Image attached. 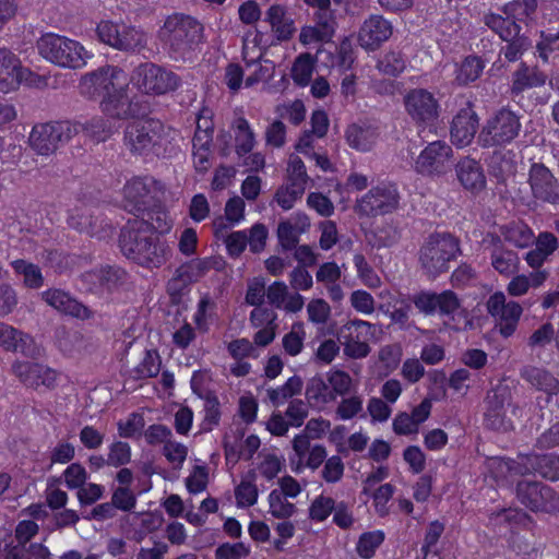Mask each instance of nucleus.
Wrapping results in <instances>:
<instances>
[{
	"mask_svg": "<svg viewBox=\"0 0 559 559\" xmlns=\"http://www.w3.org/2000/svg\"><path fill=\"white\" fill-rule=\"evenodd\" d=\"M453 165L452 147L444 141H433L419 153L414 169L423 176L442 177L451 171Z\"/></svg>",
	"mask_w": 559,
	"mask_h": 559,
	"instance_id": "nucleus-11",
	"label": "nucleus"
},
{
	"mask_svg": "<svg viewBox=\"0 0 559 559\" xmlns=\"http://www.w3.org/2000/svg\"><path fill=\"white\" fill-rule=\"evenodd\" d=\"M162 360L156 350H146L141 362L134 367L130 376L134 380L156 377L160 371Z\"/></svg>",
	"mask_w": 559,
	"mask_h": 559,
	"instance_id": "nucleus-45",
	"label": "nucleus"
},
{
	"mask_svg": "<svg viewBox=\"0 0 559 559\" xmlns=\"http://www.w3.org/2000/svg\"><path fill=\"white\" fill-rule=\"evenodd\" d=\"M523 380L533 388L546 393L547 395H557L559 393V380L549 370L536 367L525 366L520 372Z\"/></svg>",
	"mask_w": 559,
	"mask_h": 559,
	"instance_id": "nucleus-30",
	"label": "nucleus"
},
{
	"mask_svg": "<svg viewBox=\"0 0 559 559\" xmlns=\"http://www.w3.org/2000/svg\"><path fill=\"white\" fill-rule=\"evenodd\" d=\"M85 278L100 290L112 292L126 284L128 273L119 266L107 265L86 273Z\"/></svg>",
	"mask_w": 559,
	"mask_h": 559,
	"instance_id": "nucleus-31",
	"label": "nucleus"
},
{
	"mask_svg": "<svg viewBox=\"0 0 559 559\" xmlns=\"http://www.w3.org/2000/svg\"><path fill=\"white\" fill-rule=\"evenodd\" d=\"M527 182L535 201L554 206L559 205V180L543 163H533L528 169Z\"/></svg>",
	"mask_w": 559,
	"mask_h": 559,
	"instance_id": "nucleus-17",
	"label": "nucleus"
},
{
	"mask_svg": "<svg viewBox=\"0 0 559 559\" xmlns=\"http://www.w3.org/2000/svg\"><path fill=\"white\" fill-rule=\"evenodd\" d=\"M255 472L249 471L235 488L236 503L239 508H249L257 503L259 490L255 484Z\"/></svg>",
	"mask_w": 559,
	"mask_h": 559,
	"instance_id": "nucleus-38",
	"label": "nucleus"
},
{
	"mask_svg": "<svg viewBox=\"0 0 559 559\" xmlns=\"http://www.w3.org/2000/svg\"><path fill=\"white\" fill-rule=\"evenodd\" d=\"M163 454L175 468H181L188 456V448L171 438L164 444Z\"/></svg>",
	"mask_w": 559,
	"mask_h": 559,
	"instance_id": "nucleus-62",
	"label": "nucleus"
},
{
	"mask_svg": "<svg viewBox=\"0 0 559 559\" xmlns=\"http://www.w3.org/2000/svg\"><path fill=\"white\" fill-rule=\"evenodd\" d=\"M354 264L357 270V275L361 280V282L368 286L369 288H377L381 285V280L373 271V269L369 265L366 258L356 253L354 255Z\"/></svg>",
	"mask_w": 559,
	"mask_h": 559,
	"instance_id": "nucleus-58",
	"label": "nucleus"
},
{
	"mask_svg": "<svg viewBox=\"0 0 559 559\" xmlns=\"http://www.w3.org/2000/svg\"><path fill=\"white\" fill-rule=\"evenodd\" d=\"M163 190V185L153 177H134L123 187V206L135 216L144 215Z\"/></svg>",
	"mask_w": 559,
	"mask_h": 559,
	"instance_id": "nucleus-10",
	"label": "nucleus"
},
{
	"mask_svg": "<svg viewBox=\"0 0 559 559\" xmlns=\"http://www.w3.org/2000/svg\"><path fill=\"white\" fill-rule=\"evenodd\" d=\"M484 62L476 56L466 57L455 71V81L460 85H467L476 81L484 70Z\"/></svg>",
	"mask_w": 559,
	"mask_h": 559,
	"instance_id": "nucleus-43",
	"label": "nucleus"
},
{
	"mask_svg": "<svg viewBox=\"0 0 559 559\" xmlns=\"http://www.w3.org/2000/svg\"><path fill=\"white\" fill-rule=\"evenodd\" d=\"M342 397L335 409V415L338 419L349 420L362 411L364 400L360 395L354 394L348 397Z\"/></svg>",
	"mask_w": 559,
	"mask_h": 559,
	"instance_id": "nucleus-56",
	"label": "nucleus"
},
{
	"mask_svg": "<svg viewBox=\"0 0 559 559\" xmlns=\"http://www.w3.org/2000/svg\"><path fill=\"white\" fill-rule=\"evenodd\" d=\"M406 68V59L401 51H388L379 59L377 69L389 76L400 75Z\"/></svg>",
	"mask_w": 559,
	"mask_h": 559,
	"instance_id": "nucleus-51",
	"label": "nucleus"
},
{
	"mask_svg": "<svg viewBox=\"0 0 559 559\" xmlns=\"http://www.w3.org/2000/svg\"><path fill=\"white\" fill-rule=\"evenodd\" d=\"M328 385H330V383L325 376H314L310 378L305 391L308 403L316 407H322L335 402L334 395Z\"/></svg>",
	"mask_w": 559,
	"mask_h": 559,
	"instance_id": "nucleus-35",
	"label": "nucleus"
},
{
	"mask_svg": "<svg viewBox=\"0 0 559 559\" xmlns=\"http://www.w3.org/2000/svg\"><path fill=\"white\" fill-rule=\"evenodd\" d=\"M119 246L126 258L136 264L153 269L159 267L168 258L167 243L150 233L148 225L138 217L128 221L119 236Z\"/></svg>",
	"mask_w": 559,
	"mask_h": 559,
	"instance_id": "nucleus-3",
	"label": "nucleus"
},
{
	"mask_svg": "<svg viewBox=\"0 0 559 559\" xmlns=\"http://www.w3.org/2000/svg\"><path fill=\"white\" fill-rule=\"evenodd\" d=\"M306 331L302 322H296L292 325L288 333L283 336L282 344L286 354L297 356L304 348Z\"/></svg>",
	"mask_w": 559,
	"mask_h": 559,
	"instance_id": "nucleus-52",
	"label": "nucleus"
},
{
	"mask_svg": "<svg viewBox=\"0 0 559 559\" xmlns=\"http://www.w3.org/2000/svg\"><path fill=\"white\" fill-rule=\"evenodd\" d=\"M455 171L459 181L466 190L480 191L485 188L486 177L477 160L465 157L455 165Z\"/></svg>",
	"mask_w": 559,
	"mask_h": 559,
	"instance_id": "nucleus-29",
	"label": "nucleus"
},
{
	"mask_svg": "<svg viewBox=\"0 0 559 559\" xmlns=\"http://www.w3.org/2000/svg\"><path fill=\"white\" fill-rule=\"evenodd\" d=\"M404 106L408 116L416 123H430L439 116V102L426 88H413L404 96Z\"/></svg>",
	"mask_w": 559,
	"mask_h": 559,
	"instance_id": "nucleus-19",
	"label": "nucleus"
},
{
	"mask_svg": "<svg viewBox=\"0 0 559 559\" xmlns=\"http://www.w3.org/2000/svg\"><path fill=\"white\" fill-rule=\"evenodd\" d=\"M377 326L368 321L354 319L342 329L344 355L352 359L366 358L370 352L369 342L376 338Z\"/></svg>",
	"mask_w": 559,
	"mask_h": 559,
	"instance_id": "nucleus-14",
	"label": "nucleus"
},
{
	"mask_svg": "<svg viewBox=\"0 0 559 559\" xmlns=\"http://www.w3.org/2000/svg\"><path fill=\"white\" fill-rule=\"evenodd\" d=\"M478 128V117L469 107L462 108L452 120L451 140L452 142L464 147L474 139Z\"/></svg>",
	"mask_w": 559,
	"mask_h": 559,
	"instance_id": "nucleus-25",
	"label": "nucleus"
},
{
	"mask_svg": "<svg viewBox=\"0 0 559 559\" xmlns=\"http://www.w3.org/2000/svg\"><path fill=\"white\" fill-rule=\"evenodd\" d=\"M12 373L27 388L38 390L44 386L52 390L57 385L58 372L39 362L15 361L11 367Z\"/></svg>",
	"mask_w": 559,
	"mask_h": 559,
	"instance_id": "nucleus-20",
	"label": "nucleus"
},
{
	"mask_svg": "<svg viewBox=\"0 0 559 559\" xmlns=\"http://www.w3.org/2000/svg\"><path fill=\"white\" fill-rule=\"evenodd\" d=\"M536 50L544 62H547L550 57H559V31L542 32Z\"/></svg>",
	"mask_w": 559,
	"mask_h": 559,
	"instance_id": "nucleus-53",
	"label": "nucleus"
},
{
	"mask_svg": "<svg viewBox=\"0 0 559 559\" xmlns=\"http://www.w3.org/2000/svg\"><path fill=\"white\" fill-rule=\"evenodd\" d=\"M128 76L124 85L118 84L105 98L100 99L99 107L104 115L112 119H128L135 114L134 105L129 96Z\"/></svg>",
	"mask_w": 559,
	"mask_h": 559,
	"instance_id": "nucleus-23",
	"label": "nucleus"
},
{
	"mask_svg": "<svg viewBox=\"0 0 559 559\" xmlns=\"http://www.w3.org/2000/svg\"><path fill=\"white\" fill-rule=\"evenodd\" d=\"M511 401L510 388L506 384H498L488 391L485 399V423L495 430H506L509 424L506 423V405Z\"/></svg>",
	"mask_w": 559,
	"mask_h": 559,
	"instance_id": "nucleus-21",
	"label": "nucleus"
},
{
	"mask_svg": "<svg viewBox=\"0 0 559 559\" xmlns=\"http://www.w3.org/2000/svg\"><path fill=\"white\" fill-rule=\"evenodd\" d=\"M79 126L72 121H55L38 123L33 127L29 134V145L36 154L49 156L78 135Z\"/></svg>",
	"mask_w": 559,
	"mask_h": 559,
	"instance_id": "nucleus-8",
	"label": "nucleus"
},
{
	"mask_svg": "<svg viewBox=\"0 0 559 559\" xmlns=\"http://www.w3.org/2000/svg\"><path fill=\"white\" fill-rule=\"evenodd\" d=\"M399 200L400 195L394 186L381 185L370 189L358 199L355 210L360 216L385 215L397 209Z\"/></svg>",
	"mask_w": 559,
	"mask_h": 559,
	"instance_id": "nucleus-16",
	"label": "nucleus"
},
{
	"mask_svg": "<svg viewBox=\"0 0 559 559\" xmlns=\"http://www.w3.org/2000/svg\"><path fill=\"white\" fill-rule=\"evenodd\" d=\"M309 177L305 163L297 155H290L287 165V185L306 190Z\"/></svg>",
	"mask_w": 559,
	"mask_h": 559,
	"instance_id": "nucleus-54",
	"label": "nucleus"
},
{
	"mask_svg": "<svg viewBox=\"0 0 559 559\" xmlns=\"http://www.w3.org/2000/svg\"><path fill=\"white\" fill-rule=\"evenodd\" d=\"M267 501L269 513L275 519L287 520L297 512L296 506L289 502L288 498L277 489L270 492Z\"/></svg>",
	"mask_w": 559,
	"mask_h": 559,
	"instance_id": "nucleus-44",
	"label": "nucleus"
},
{
	"mask_svg": "<svg viewBox=\"0 0 559 559\" xmlns=\"http://www.w3.org/2000/svg\"><path fill=\"white\" fill-rule=\"evenodd\" d=\"M235 133V151L238 156L249 154L255 145V133L249 121L243 117H238L233 122Z\"/></svg>",
	"mask_w": 559,
	"mask_h": 559,
	"instance_id": "nucleus-36",
	"label": "nucleus"
},
{
	"mask_svg": "<svg viewBox=\"0 0 559 559\" xmlns=\"http://www.w3.org/2000/svg\"><path fill=\"white\" fill-rule=\"evenodd\" d=\"M11 266L19 275H23V284L27 288L38 289L44 285V276L40 269L23 259L11 262Z\"/></svg>",
	"mask_w": 559,
	"mask_h": 559,
	"instance_id": "nucleus-42",
	"label": "nucleus"
},
{
	"mask_svg": "<svg viewBox=\"0 0 559 559\" xmlns=\"http://www.w3.org/2000/svg\"><path fill=\"white\" fill-rule=\"evenodd\" d=\"M383 540L384 534L382 531L364 533L358 539L356 550L361 558L370 559Z\"/></svg>",
	"mask_w": 559,
	"mask_h": 559,
	"instance_id": "nucleus-55",
	"label": "nucleus"
},
{
	"mask_svg": "<svg viewBox=\"0 0 559 559\" xmlns=\"http://www.w3.org/2000/svg\"><path fill=\"white\" fill-rule=\"evenodd\" d=\"M490 262L495 271L502 276H511L519 271L520 258L519 254L511 250H496L490 252Z\"/></svg>",
	"mask_w": 559,
	"mask_h": 559,
	"instance_id": "nucleus-39",
	"label": "nucleus"
},
{
	"mask_svg": "<svg viewBox=\"0 0 559 559\" xmlns=\"http://www.w3.org/2000/svg\"><path fill=\"white\" fill-rule=\"evenodd\" d=\"M157 37L171 60L189 61L204 43V26L191 15L174 13L165 19Z\"/></svg>",
	"mask_w": 559,
	"mask_h": 559,
	"instance_id": "nucleus-1",
	"label": "nucleus"
},
{
	"mask_svg": "<svg viewBox=\"0 0 559 559\" xmlns=\"http://www.w3.org/2000/svg\"><path fill=\"white\" fill-rule=\"evenodd\" d=\"M69 224L80 233H86L91 236L97 235L100 229L98 217L94 216L87 207L75 209L69 217Z\"/></svg>",
	"mask_w": 559,
	"mask_h": 559,
	"instance_id": "nucleus-40",
	"label": "nucleus"
},
{
	"mask_svg": "<svg viewBox=\"0 0 559 559\" xmlns=\"http://www.w3.org/2000/svg\"><path fill=\"white\" fill-rule=\"evenodd\" d=\"M325 378L330 383L328 386L331 389L335 400L337 396H346L353 391V378L344 370L330 369L325 373Z\"/></svg>",
	"mask_w": 559,
	"mask_h": 559,
	"instance_id": "nucleus-49",
	"label": "nucleus"
},
{
	"mask_svg": "<svg viewBox=\"0 0 559 559\" xmlns=\"http://www.w3.org/2000/svg\"><path fill=\"white\" fill-rule=\"evenodd\" d=\"M250 555V547L245 543H224L215 549V559H243Z\"/></svg>",
	"mask_w": 559,
	"mask_h": 559,
	"instance_id": "nucleus-64",
	"label": "nucleus"
},
{
	"mask_svg": "<svg viewBox=\"0 0 559 559\" xmlns=\"http://www.w3.org/2000/svg\"><path fill=\"white\" fill-rule=\"evenodd\" d=\"M484 23L502 40L514 39L521 31L520 25L508 15L503 17L500 14L488 13L484 16Z\"/></svg>",
	"mask_w": 559,
	"mask_h": 559,
	"instance_id": "nucleus-37",
	"label": "nucleus"
},
{
	"mask_svg": "<svg viewBox=\"0 0 559 559\" xmlns=\"http://www.w3.org/2000/svg\"><path fill=\"white\" fill-rule=\"evenodd\" d=\"M98 38L115 49L139 51L146 46V35L132 26L102 21L96 28Z\"/></svg>",
	"mask_w": 559,
	"mask_h": 559,
	"instance_id": "nucleus-13",
	"label": "nucleus"
},
{
	"mask_svg": "<svg viewBox=\"0 0 559 559\" xmlns=\"http://www.w3.org/2000/svg\"><path fill=\"white\" fill-rule=\"evenodd\" d=\"M314 70V59L310 53L299 55L292 68V78L299 86L309 84Z\"/></svg>",
	"mask_w": 559,
	"mask_h": 559,
	"instance_id": "nucleus-50",
	"label": "nucleus"
},
{
	"mask_svg": "<svg viewBox=\"0 0 559 559\" xmlns=\"http://www.w3.org/2000/svg\"><path fill=\"white\" fill-rule=\"evenodd\" d=\"M126 72L116 66L100 67L82 75L79 93L88 99L105 98L118 84L124 85Z\"/></svg>",
	"mask_w": 559,
	"mask_h": 559,
	"instance_id": "nucleus-9",
	"label": "nucleus"
},
{
	"mask_svg": "<svg viewBox=\"0 0 559 559\" xmlns=\"http://www.w3.org/2000/svg\"><path fill=\"white\" fill-rule=\"evenodd\" d=\"M41 298L56 310L78 319H88L92 314L86 306L61 289H48L41 294Z\"/></svg>",
	"mask_w": 559,
	"mask_h": 559,
	"instance_id": "nucleus-27",
	"label": "nucleus"
},
{
	"mask_svg": "<svg viewBox=\"0 0 559 559\" xmlns=\"http://www.w3.org/2000/svg\"><path fill=\"white\" fill-rule=\"evenodd\" d=\"M202 399L204 402L203 403L204 417H203L201 426L204 431H212L221 423V417H222L221 403H219L218 397L212 392H207Z\"/></svg>",
	"mask_w": 559,
	"mask_h": 559,
	"instance_id": "nucleus-47",
	"label": "nucleus"
},
{
	"mask_svg": "<svg viewBox=\"0 0 559 559\" xmlns=\"http://www.w3.org/2000/svg\"><path fill=\"white\" fill-rule=\"evenodd\" d=\"M379 133L377 128L367 123H352L345 131L347 144L357 151L367 152L376 144Z\"/></svg>",
	"mask_w": 559,
	"mask_h": 559,
	"instance_id": "nucleus-32",
	"label": "nucleus"
},
{
	"mask_svg": "<svg viewBox=\"0 0 559 559\" xmlns=\"http://www.w3.org/2000/svg\"><path fill=\"white\" fill-rule=\"evenodd\" d=\"M302 229L293 225L290 222H282L277 227V237L281 246L285 250H292L297 247L299 236Z\"/></svg>",
	"mask_w": 559,
	"mask_h": 559,
	"instance_id": "nucleus-63",
	"label": "nucleus"
},
{
	"mask_svg": "<svg viewBox=\"0 0 559 559\" xmlns=\"http://www.w3.org/2000/svg\"><path fill=\"white\" fill-rule=\"evenodd\" d=\"M109 466L119 467L124 466L131 462V447L123 441H115L109 445L107 456Z\"/></svg>",
	"mask_w": 559,
	"mask_h": 559,
	"instance_id": "nucleus-59",
	"label": "nucleus"
},
{
	"mask_svg": "<svg viewBox=\"0 0 559 559\" xmlns=\"http://www.w3.org/2000/svg\"><path fill=\"white\" fill-rule=\"evenodd\" d=\"M275 112L284 119H287L295 126L300 124L306 118V108L300 99H295L288 104L277 105Z\"/></svg>",
	"mask_w": 559,
	"mask_h": 559,
	"instance_id": "nucleus-57",
	"label": "nucleus"
},
{
	"mask_svg": "<svg viewBox=\"0 0 559 559\" xmlns=\"http://www.w3.org/2000/svg\"><path fill=\"white\" fill-rule=\"evenodd\" d=\"M547 75L536 67H528L522 62L513 73L511 92L512 94H521L522 92L540 87L545 85Z\"/></svg>",
	"mask_w": 559,
	"mask_h": 559,
	"instance_id": "nucleus-33",
	"label": "nucleus"
},
{
	"mask_svg": "<svg viewBox=\"0 0 559 559\" xmlns=\"http://www.w3.org/2000/svg\"><path fill=\"white\" fill-rule=\"evenodd\" d=\"M176 135L159 120L140 119L126 126L123 143L132 155L168 157L178 151Z\"/></svg>",
	"mask_w": 559,
	"mask_h": 559,
	"instance_id": "nucleus-2",
	"label": "nucleus"
},
{
	"mask_svg": "<svg viewBox=\"0 0 559 559\" xmlns=\"http://www.w3.org/2000/svg\"><path fill=\"white\" fill-rule=\"evenodd\" d=\"M488 313L497 321L496 326L503 337H510L516 330L523 309L516 301L507 302L502 292L492 294L487 302Z\"/></svg>",
	"mask_w": 559,
	"mask_h": 559,
	"instance_id": "nucleus-18",
	"label": "nucleus"
},
{
	"mask_svg": "<svg viewBox=\"0 0 559 559\" xmlns=\"http://www.w3.org/2000/svg\"><path fill=\"white\" fill-rule=\"evenodd\" d=\"M131 80L140 93L150 96L173 93L181 85V79L177 73L154 62L139 64Z\"/></svg>",
	"mask_w": 559,
	"mask_h": 559,
	"instance_id": "nucleus-7",
	"label": "nucleus"
},
{
	"mask_svg": "<svg viewBox=\"0 0 559 559\" xmlns=\"http://www.w3.org/2000/svg\"><path fill=\"white\" fill-rule=\"evenodd\" d=\"M393 34L392 23L380 14L366 19L358 32V43L367 51L377 50Z\"/></svg>",
	"mask_w": 559,
	"mask_h": 559,
	"instance_id": "nucleus-22",
	"label": "nucleus"
},
{
	"mask_svg": "<svg viewBox=\"0 0 559 559\" xmlns=\"http://www.w3.org/2000/svg\"><path fill=\"white\" fill-rule=\"evenodd\" d=\"M72 123L79 126L78 134L80 132H84L87 136L92 138L96 142L106 141L111 133L107 120L99 116L93 117L90 120H86L85 122L75 121Z\"/></svg>",
	"mask_w": 559,
	"mask_h": 559,
	"instance_id": "nucleus-48",
	"label": "nucleus"
},
{
	"mask_svg": "<svg viewBox=\"0 0 559 559\" xmlns=\"http://www.w3.org/2000/svg\"><path fill=\"white\" fill-rule=\"evenodd\" d=\"M265 21L270 24L271 31L278 41L289 40L296 32L295 21L283 4H272L265 11Z\"/></svg>",
	"mask_w": 559,
	"mask_h": 559,
	"instance_id": "nucleus-26",
	"label": "nucleus"
},
{
	"mask_svg": "<svg viewBox=\"0 0 559 559\" xmlns=\"http://www.w3.org/2000/svg\"><path fill=\"white\" fill-rule=\"evenodd\" d=\"M302 390V380L297 377H290L283 385L276 389L267 390V397L273 405H283L286 401L298 395Z\"/></svg>",
	"mask_w": 559,
	"mask_h": 559,
	"instance_id": "nucleus-46",
	"label": "nucleus"
},
{
	"mask_svg": "<svg viewBox=\"0 0 559 559\" xmlns=\"http://www.w3.org/2000/svg\"><path fill=\"white\" fill-rule=\"evenodd\" d=\"M536 8V0H514L504 4L503 12L515 21L528 17L535 12Z\"/></svg>",
	"mask_w": 559,
	"mask_h": 559,
	"instance_id": "nucleus-60",
	"label": "nucleus"
},
{
	"mask_svg": "<svg viewBox=\"0 0 559 559\" xmlns=\"http://www.w3.org/2000/svg\"><path fill=\"white\" fill-rule=\"evenodd\" d=\"M20 59L9 49L0 48V91L15 88L22 80Z\"/></svg>",
	"mask_w": 559,
	"mask_h": 559,
	"instance_id": "nucleus-28",
	"label": "nucleus"
},
{
	"mask_svg": "<svg viewBox=\"0 0 559 559\" xmlns=\"http://www.w3.org/2000/svg\"><path fill=\"white\" fill-rule=\"evenodd\" d=\"M503 239L519 249H526L535 241L533 229L523 222H511L499 228Z\"/></svg>",
	"mask_w": 559,
	"mask_h": 559,
	"instance_id": "nucleus-34",
	"label": "nucleus"
},
{
	"mask_svg": "<svg viewBox=\"0 0 559 559\" xmlns=\"http://www.w3.org/2000/svg\"><path fill=\"white\" fill-rule=\"evenodd\" d=\"M412 301L416 309L425 316L438 313L440 317H445L452 321L455 320L457 314L465 316V310L462 309L457 295L449 289L441 293L423 290L415 294Z\"/></svg>",
	"mask_w": 559,
	"mask_h": 559,
	"instance_id": "nucleus-12",
	"label": "nucleus"
},
{
	"mask_svg": "<svg viewBox=\"0 0 559 559\" xmlns=\"http://www.w3.org/2000/svg\"><path fill=\"white\" fill-rule=\"evenodd\" d=\"M460 253L459 241L449 234L431 235L419 250V263L424 273L436 278L449 270L450 261Z\"/></svg>",
	"mask_w": 559,
	"mask_h": 559,
	"instance_id": "nucleus-5",
	"label": "nucleus"
},
{
	"mask_svg": "<svg viewBox=\"0 0 559 559\" xmlns=\"http://www.w3.org/2000/svg\"><path fill=\"white\" fill-rule=\"evenodd\" d=\"M36 47L45 60L64 69H81L90 57L78 40L55 33L41 35Z\"/></svg>",
	"mask_w": 559,
	"mask_h": 559,
	"instance_id": "nucleus-4",
	"label": "nucleus"
},
{
	"mask_svg": "<svg viewBox=\"0 0 559 559\" xmlns=\"http://www.w3.org/2000/svg\"><path fill=\"white\" fill-rule=\"evenodd\" d=\"M531 465L540 476L549 480H559V455L554 453L535 454L528 459Z\"/></svg>",
	"mask_w": 559,
	"mask_h": 559,
	"instance_id": "nucleus-41",
	"label": "nucleus"
},
{
	"mask_svg": "<svg viewBox=\"0 0 559 559\" xmlns=\"http://www.w3.org/2000/svg\"><path fill=\"white\" fill-rule=\"evenodd\" d=\"M519 501L533 512L559 511V493L539 481L521 480L516 485Z\"/></svg>",
	"mask_w": 559,
	"mask_h": 559,
	"instance_id": "nucleus-15",
	"label": "nucleus"
},
{
	"mask_svg": "<svg viewBox=\"0 0 559 559\" xmlns=\"http://www.w3.org/2000/svg\"><path fill=\"white\" fill-rule=\"evenodd\" d=\"M334 509V499L321 495L312 501L309 508V518L313 521L322 522L330 516Z\"/></svg>",
	"mask_w": 559,
	"mask_h": 559,
	"instance_id": "nucleus-61",
	"label": "nucleus"
},
{
	"mask_svg": "<svg viewBox=\"0 0 559 559\" xmlns=\"http://www.w3.org/2000/svg\"><path fill=\"white\" fill-rule=\"evenodd\" d=\"M0 347L7 352L20 353L26 357L39 355V348L29 334L2 321H0Z\"/></svg>",
	"mask_w": 559,
	"mask_h": 559,
	"instance_id": "nucleus-24",
	"label": "nucleus"
},
{
	"mask_svg": "<svg viewBox=\"0 0 559 559\" xmlns=\"http://www.w3.org/2000/svg\"><path fill=\"white\" fill-rule=\"evenodd\" d=\"M521 129V116L503 107L486 120L478 141L483 147H502L512 143L519 136Z\"/></svg>",
	"mask_w": 559,
	"mask_h": 559,
	"instance_id": "nucleus-6",
	"label": "nucleus"
}]
</instances>
